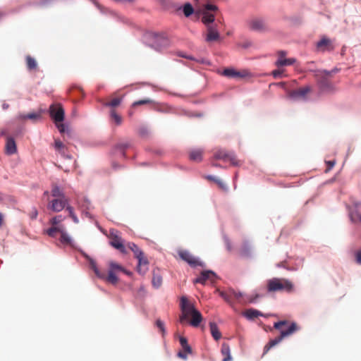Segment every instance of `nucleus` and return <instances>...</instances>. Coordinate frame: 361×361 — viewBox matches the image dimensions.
Returning a JSON list of instances; mask_svg holds the SVG:
<instances>
[{"label": "nucleus", "mask_w": 361, "mask_h": 361, "mask_svg": "<svg viewBox=\"0 0 361 361\" xmlns=\"http://www.w3.org/2000/svg\"><path fill=\"white\" fill-rule=\"evenodd\" d=\"M109 243L114 248L118 250L122 253H126V249L123 245V241L121 237L119 235L118 231L115 229H111L109 231Z\"/></svg>", "instance_id": "423d86ee"}, {"label": "nucleus", "mask_w": 361, "mask_h": 361, "mask_svg": "<svg viewBox=\"0 0 361 361\" xmlns=\"http://www.w3.org/2000/svg\"><path fill=\"white\" fill-rule=\"evenodd\" d=\"M109 267H110L109 269L113 270L114 271H123V272L126 273V274H130V272L127 271L122 266H121L120 264H118L116 262H111L109 264Z\"/></svg>", "instance_id": "c85d7f7f"}, {"label": "nucleus", "mask_w": 361, "mask_h": 361, "mask_svg": "<svg viewBox=\"0 0 361 361\" xmlns=\"http://www.w3.org/2000/svg\"><path fill=\"white\" fill-rule=\"evenodd\" d=\"M221 353L224 356L222 361H231L232 360V357L231 355V349L228 343H222Z\"/></svg>", "instance_id": "412c9836"}, {"label": "nucleus", "mask_w": 361, "mask_h": 361, "mask_svg": "<svg viewBox=\"0 0 361 361\" xmlns=\"http://www.w3.org/2000/svg\"><path fill=\"white\" fill-rule=\"evenodd\" d=\"M155 324L157 327L159 329L162 335L164 336L166 333L164 323L161 319H157Z\"/></svg>", "instance_id": "79ce46f5"}, {"label": "nucleus", "mask_w": 361, "mask_h": 361, "mask_svg": "<svg viewBox=\"0 0 361 361\" xmlns=\"http://www.w3.org/2000/svg\"><path fill=\"white\" fill-rule=\"evenodd\" d=\"M203 150L201 149H192L189 152V158L191 161L200 162L202 160Z\"/></svg>", "instance_id": "aec40b11"}, {"label": "nucleus", "mask_w": 361, "mask_h": 361, "mask_svg": "<svg viewBox=\"0 0 361 361\" xmlns=\"http://www.w3.org/2000/svg\"><path fill=\"white\" fill-rule=\"evenodd\" d=\"M356 261L358 264H361V250L357 251L356 253Z\"/></svg>", "instance_id": "6e6d98bb"}, {"label": "nucleus", "mask_w": 361, "mask_h": 361, "mask_svg": "<svg viewBox=\"0 0 361 361\" xmlns=\"http://www.w3.org/2000/svg\"><path fill=\"white\" fill-rule=\"evenodd\" d=\"M259 297V295L258 294H256L255 296L253 297H250L249 299H248V301L250 302H255L256 301V300Z\"/></svg>", "instance_id": "bf43d9fd"}, {"label": "nucleus", "mask_w": 361, "mask_h": 361, "mask_svg": "<svg viewBox=\"0 0 361 361\" xmlns=\"http://www.w3.org/2000/svg\"><path fill=\"white\" fill-rule=\"evenodd\" d=\"M1 135H3V136H5L7 135V131L5 129H2L1 131Z\"/></svg>", "instance_id": "69168bd1"}, {"label": "nucleus", "mask_w": 361, "mask_h": 361, "mask_svg": "<svg viewBox=\"0 0 361 361\" xmlns=\"http://www.w3.org/2000/svg\"><path fill=\"white\" fill-rule=\"evenodd\" d=\"M247 75V72L246 71H243L242 72L238 71L233 68H226L223 71V75L226 76L228 78H244Z\"/></svg>", "instance_id": "a211bd4d"}, {"label": "nucleus", "mask_w": 361, "mask_h": 361, "mask_svg": "<svg viewBox=\"0 0 361 361\" xmlns=\"http://www.w3.org/2000/svg\"><path fill=\"white\" fill-rule=\"evenodd\" d=\"M162 283V279L161 276L158 274H155L154 272L153 278H152V284L154 287L159 288Z\"/></svg>", "instance_id": "e433bc0d"}, {"label": "nucleus", "mask_w": 361, "mask_h": 361, "mask_svg": "<svg viewBox=\"0 0 361 361\" xmlns=\"http://www.w3.org/2000/svg\"><path fill=\"white\" fill-rule=\"evenodd\" d=\"M139 133L142 136H145L147 135L148 133L146 128H142L139 130Z\"/></svg>", "instance_id": "4d7b16f0"}, {"label": "nucleus", "mask_w": 361, "mask_h": 361, "mask_svg": "<svg viewBox=\"0 0 361 361\" xmlns=\"http://www.w3.org/2000/svg\"><path fill=\"white\" fill-rule=\"evenodd\" d=\"M284 72L283 69H277L272 71L271 75L274 78H281Z\"/></svg>", "instance_id": "a18cd8bd"}, {"label": "nucleus", "mask_w": 361, "mask_h": 361, "mask_svg": "<svg viewBox=\"0 0 361 361\" xmlns=\"http://www.w3.org/2000/svg\"><path fill=\"white\" fill-rule=\"evenodd\" d=\"M216 183L218 185L219 188L220 189H221L222 190H224V191L227 190L228 188H227L226 184L221 180L219 179L218 180H216Z\"/></svg>", "instance_id": "de8ad7c7"}, {"label": "nucleus", "mask_w": 361, "mask_h": 361, "mask_svg": "<svg viewBox=\"0 0 361 361\" xmlns=\"http://www.w3.org/2000/svg\"><path fill=\"white\" fill-rule=\"evenodd\" d=\"M350 219L354 223L361 224V213L358 210L352 212L350 213Z\"/></svg>", "instance_id": "473e14b6"}, {"label": "nucleus", "mask_w": 361, "mask_h": 361, "mask_svg": "<svg viewBox=\"0 0 361 361\" xmlns=\"http://www.w3.org/2000/svg\"><path fill=\"white\" fill-rule=\"evenodd\" d=\"M210 331L212 336L216 341H219L221 338V334L219 331L218 326L216 323L210 322L209 323Z\"/></svg>", "instance_id": "4be33fe9"}, {"label": "nucleus", "mask_w": 361, "mask_h": 361, "mask_svg": "<svg viewBox=\"0 0 361 361\" xmlns=\"http://www.w3.org/2000/svg\"><path fill=\"white\" fill-rule=\"evenodd\" d=\"M207 179L209 180H212V181H214L215 183H216V180H219V178L214 177V176H207Z\"/></svg>", "instance_id": "052dcab7"}, {"label": "nucleus", "mask_w": 361, "mask_h": 361, "mask_svg": "<svg viewBox=\"0 0 361 361\" xmlns=\"http://www.w3.org/2000/svg\"><path fill=\"white\" fill-rule=\"evenodd\" d=\"M68 203L67 197L54 198L47 205V208L54 212H59L63 210Z\"/></svg>", "instance_id": "6e6552de"}, {"label": "nucleus", "mask_w": 361, "mask_h": 361, "mask_svg": "<svg viewBox=\"0 0 361 361\" xmlns=\"http://www.w3.org/2000/svg\"><path fill=\"white\" fill-rule=\"evenodd\" d=\"M56 126H57V128H58L59 130L60 131V133H65V126L63 124H62V123L58 124V123H57Z\"/></svg>", "instance_id": "5fc2aeb1"}, {"label": "nucleus", "mask_w": 361, "mask_h": 361, "mask_svg": "<svg viewBox=\"0 0 361 361\" xmlns=\"http://www.w3.org/2000/svg\"><path fill=\"white\" fill-rule=\"evenodd\" d=\"M178 255L183 261L186 262L192 267L203 266V264L200 261H199L198 259L192 255L190 252H188V250L178 251Z\"/></svg>", "instance_id": "9d476101"}, {"label": "nucleus", "mask_w": 361, "mask_h": 361, "mask_svg": "<svg viewBox=\"0 0 361 361\" xmlns=\"http://www.w3.org/2000/svg\"><path fill=\"white\" fill-rule=\"evenodd\" d=\"M111 117L117 125H120L122 122L121 117L116 112L115 110L111 111Z\"/></svg>", "instance_id": "ea45409f"}, {"label": "nucleus", "mask_w": 361, "mask_h": 361, "mask_svg": "<svg viewBox=\"0 0 361 361\" xmlns=\"http://www.w3.org/2000/svg\"><path fill=\"white\" fill-rule=\"evenodd\" d=\"M2 221H3V217H2L1 214L0 213V226H1V224H2Z\"/></svg>", "instance_id": "338daca9"}, {"label": "nucleus", "mask_w": 361, "mask_h": 361, "mask_svg": "<svg viewBox=\"0 0 361 361\" xmlns=\"http://www.w3.org/2000/svg\"><path fill=\"white\" fill-rule=\"evenodd\" d=\"M212 165L215 167H221L220 164H213Z\"/></svg>", "instance_id": "774afa93"}, {"label": "nucleus", "mask_w": 361, "mask_h": 361, "mask_svg": "<svg viewBox=\"0 0 361 361\" xmlns=\"http://www.w3.org/2000/svg\"><path fill=\"white\" fill-rule=\"evenodd\" d=\"M63 226H52L50 228L46 231V233L52 238L56 237V233H60Z\"/></svg>", "instance_id": "a878e982"}, {"label": "nucleus", "mask_w": 361, "mask_h": 361, "mask_svg": "<svg viewBox=\"0 0 361 361\" xmlns=\"http://www.w3.org/2000/svg\"><path fill=\"white\" fill-rule=\"evenodd\" d=\"M17 148L15 140L11 137H7L5 146L6 154L8 155H11L15 154Z\"/></svg>", "instance_id": "6ab92c4d"}, {"label": "nucleus", "mask_w": 361, "mask_h": 361, "mask_svg": "<svg viewBox=\"0 0 361 361\" xmlns=\"http://www.w3.org/2000/svg\"><path fill=\"white\" fill-rule=\"evenodd\" d=\"M181 347L183 348V351H185V353H192V348H191V347L189 345H187L185 346L183 345Z\"/></svg>", "instance_id": "864d4df0"}, {"label": "nucleus", "mask_w": 361, "mask_h": 361, "mask_svg": "<svg viewBox=\"0 0 361 361\" xmlns=\"http://www.w3.org/2000/svg\"><path fill=\"white\" fill-rule=\"evenodd\" d=\"M38 212L36 208L33 207L32 210L29 212V216L31 219H35L37 216Z\"/></svg>", "instance_id": "49530a36"}, {"label": "nucleus", "mask_w": 361, "mask_h": 361, "mask_svg": "<svg viewBox=\"0 0 361 361\" xmlns=\"http://www.w3.org/2000/svg\"><path fill=\"white\" fill-rule=\"evenodd\" d=\"M230 293L232 295V298H234L237 300H240V299L242 298L243 294L240 292H236L233 289H230Z\"/></svg>", "instance_id": "c03bdc74"}, {"label": "nucleus", "mask_w": 361, "mask_h": 361, "mask_svg": "<svg viewBox=\"0 0 361 361\" xmlns=\"http://www.w3.org/2000/svg\"><path fill=\"white\" fill-rule=\"evenodd\" d=\"M245 315L248 319H255L261 315L260 312L255 310H248L245 312Z\"/></svg>", "instance_id": "2f4dec72"}, {"label": "nucleus", "mask_w": 361, "mask_h": 361, "mask_svg": "<svg viewBox=\"0 0 361 361\" xmlns=\"http://www.w3.org/2000/svg\"><path fill=\"white\" fill-rule=\"evenodd\" d=\"M26 66L27 71L32 74H35L39 71V67L36 59L30 55L26 56Z\"/></svg>", "instance_id": "dca6fc26"}, {"label": "nucleus", "mask_w": 361, "mask_h": 361, "mask_svg": "<svg viewBox=\"0 0 361 361\" xmlns=\"http://www.w3.org/2000/svg\"><path fill=\"white\" fill-rule=\"evenodd\" d=\"M71 217L72 218L75 223H78V219L75 214L73 215H71Z\"/></svg>", "instance_id": "e2e57ef3"}, {"label": "nucleus", "mask_w": 361, "mask_h": 361, "mask_svg": "<svg viewBox=\"0 0 361 361\" xmlns=\"http://www.w3.org/2000/svg\"><path fill=\"white\" fill-rule=\"evenodd\" d=\"M105 279L106 281L114 285L116 284L118 281V277L115 274V271L111 269H109L108 276Z\"/></svg>", "instance_id": "bb28decb"}, {"label": "nucleus", "mask_w": 361, "mask_h": 361, "mask_svg": "<svg viewBox=\"0 0 361 361\" xmlns=\"http://www.w3.org/2000/svg\"><path fill=\"white\" fill-rule=\"evenodd\" d=\"M188 354H189V353H185V351H183V350H182V351L178 352V356L180 358H182V359H183V360H186Z\"/></svg>", "instance_id": "603ef678"}, {"label": "nucleus", "mask_w": 361, "mask_h": 361, "mask_svg": "<svg viewBox=\"0 0 361 361\" xmlns=\"http://www.w3.org/2000/svg\"><path fill=\"white\" fill-rule=\"evenodd\" d=\"M54 148L56 151L59 152L62 155L65 154L66 147L63 145V143L59 140H55L54 141Z\"/></svg>", "instance_id": "393cba45"}, {"label": "nucleus", "mask_w": 361, "mask_h": 361, "mask_svg": "<svg viewBox=\"0 0 361 361\" xmlns=\"http://www.w3.org/2000/svg\"><path fill=\"white\" fill-rule=\"evenodd\" d=\"M250 46H251L250 42H245V43L241 44V47L245 49L249 47Z\"/></svg>", "instance_id": "680f3d73"}, {"label": "nucleus", "mask_w": 361, "mask_h": 361, "mask_svg": "<svg viewBox=\"0 0 361 361\" xmlns=\"http://www.w3.org/2000/svg\"><path fill=\"white\" fill-rule=\"evenodd\" d=\"M41 118V113L40 112H32L29 113L26 115H24V120L25 119H30L32 121H37Z\"/></svg>", "instance_id": "f704fd0d"}, {"label": "nucleus", "mask_w": 361, "mask_h": 361, "mask_svg": "<svg viewBox=\"0 0 361 361\" xmlns=\"http://www.w3.org/2000/svg\"><path fill=\"white\" fill-rule=\"evenodd\" d=\"M50 116L55 123H59L64 119V111L60 105L50 106Z\"/></svg>", "instance_id": "4468645a"}, {"label": "nucleus", "mask_w": 361, "mask_h": 361, "mask_svg": "<svg viewBox=\"0 0 361 361\" xmlns=\"http://www.w3.org/2000/svg\"><path fill=\"white\" fill-rule=\"evenodd\" d=\"M64 218L61 216H56L50 219V224L51 226H59L58 224L63 221Z\"/></svg>", "instance_id": "a19ab883"}, {"label": "nucleus", "mask_w": 361, "mask_h": 361, "mask_svg": "<svg viewBox=\"0 0 361 361\" xmlns=\"http://www.w3.org/2000/svg\"><path fill=\"white\" fill-rule=\"evenodd\" d=\"M286 52L284 51H278V59L275 62L277 67L287 66L293 65L295 62L294 58L286 59Z\"/></svg>", "instance_id": "2eb2a0df"}, {"label": "nucleus", "mask_w": 361, "mask_h": 361, "mask_svg": "<svg viewBox=\"0 0 361 361\" xmlns=\"http://www.w3.org/2000/svg\"><path fill=\"white\" fill-rule=\"evenodd\" d=\"M128 247L129 249L132 250V252L134 253V255L135 257H139L140 255H142V251L133 243H129L128 244Z\"/></svg>", "instance_id": "cd10ccee"}, {"label": "nucleus", "mask_w": 361, "mask_h": 361, "mask_svg": "<svg viewBox=\"0 0 361 361\" xmlns=\"http://www.w3.org/2000/svg\"><path fill=\"white\" fill-rule=\"evenodd\" d=\"M154 102L153 100L150 99H140V100H138V101H136L135 102H133L132 106L133 107H135V106H140V105H144V104H152Z\"/></svg>", "instance_id": "4c0bfd02"}, {"label": "nucleus", "mask_w": 361, "mask_h": 361, "mask_svg": "<svg viewBox=\"0 0 361 361\" xmlns=\"http://www.w3.org/2000/svg\"><path fill=\"white\" fill-rule=\"evenodd\" d=\"M248 28L256 32H265L267 30V25L264 19L255 18L247 22Z\"/></svg>", "instance_id": "1a4fd4ad"}, {"label": "nucleus", "mask_w": 361, "mask_h": 361, "mask_svg": "<svg viewBox=\"0 0 361 361\" xmlns=\"http://www.w3.org/2000/svg\"><path fill=\"white\" fill-rule=\"evenodd\" d=\"M90 267L92 268V269H93V271H94L95 274L101 278V279H104L105 278V275L104 274H101L97 267V264L95 262L94 260L93 259H90Z\"/></svg>", "instance_id": "7c9ffc66"}, {"label": "nucleus", "mask_w": 361, "mask_h": 361, "mask_svg": "<svg viewBox=\"0 0 361 361\" xmlns=\"http://www.w3.org/2000/svg\"><path fill=\"white\" fill-rule=\"evenodd\" d=\"M138 260V265H140V267H147L148 265V260L145 257L144 253L142 252V255H140L139 257H136Z\"/></svg>", "instance_id": "58836bf2"}, {"label": "nucleus", "mask_w": 361, "mask_h": 361, "mask_svg": "<svg viewBox=\"0 0 361 361\" xmlns=\"http://www.w3.org/2000/svg\"><path fill=\"white\" fill-rule=\"evenodd\" d=\"M329 73L326 71H319L316 74V79L322 91H327L331 89L332 85L329 80Z\"/></svg>", "instance_id": "0eeeda50"}, {"label": "nucleus", "mask_w": 361, "mask_h": 361, "mask_svg": "<svg viewBox=\"0 0 361 361\" xmlns=\"http://www.w3.org/2000/svg\"><path fill=\"white\" fill-rule=\"evenodd\" d=\"M206 28L207 33L205 35V41L207 42L218 41L220 39V34L216 24L213 25H207Z\"/></svg>", "instance_id": "ddd939ff"}, {"label": "nucleus", "mask_w": 361, "mask_h": 361, "mask_svg": "<svg viewBox=\"0 0 361 361\" xmlns=\"http://www.w3.org/2000/svg\"><path fill=\"white\" fill-rule=\"evenodd\" d=\"M276 85L281 86L282 87H285L286 82H280L276 84Z\"/></svg>", "instance_id": "0e129e2a"}, {"label": "nucleus", "mask_w": 361, "mask_h": 361, "mask_svg": "<svg viewBox=\"0 0 361 361\" xmlns=\"http://www.w3.org/2000/svg\"><path fill=\"white\" fill-rule=\"evenodd\" d=\"M267 290L268 293L281 291L291 293L294 290V284L287 279L275 277L267 281Z\"/></svg>", "instance_id": "7ed1b4c3"}, {"label": "nucleus", "mask_w": 361, "mask_h": 361, "mask_svg": "<svg viewBox=\"0 0 361 361\" xmlns=\"http://www.w3.org/2000/svg\"><path fill=\"white\" fill-rule=\"evenodd\" d=\"M180 308L181 314L179 316V322L181 324L188 322L194 327L198 326L202 321V316L195 305L191 303L185 296L180 298Z\"/></svg>", "instance_id": "f257e3e1"}, {"label": "nucleus", "mask_w": 361, "mask_h": 361, "mask_svg": "<svg viewBox=\"0 0 361 361\" xmlns=\"http://www.w3.org/2000/svg\"><path fill=\"white\" fill-rule=\"evenodd\" d=\"M219 295L226 302L232 305V295L230 293V289L228 291H219Z\"/></svg>", "instance_id": "c756f323"}, {"label": "nucleus", "mask_w": 361, "mask_h": 361, "mask_svg": "<svg viewBox=\"0 0 361 361\" xmlns=\"http://www.w3.org/2000/svg\"><path fill=\"white\" fill-rule=\"evenodd\" d=\"M130 145V144L129 142L118 143L116 147V149L121 150L122 155L124 157L125 156L124 150H125V149L129 147Z\"/></svg>", "instance_id": "37998d69"}, {"label": "nucleus", "mask_w": 361, "mask_h": 361, "mask_svg": "<svg viewBox=\"0 0 361 361\" xmlns=\"http://www.w3.org/2000/svg\"><path fill=\"white\" fill-rule=\"evenodd\" d=\"M218 7L215 5L212 4H205L202 11V18L201 21L205 25L206 27L207 25H213V23L215 20L214 14L212 13L211 11H217Z\"/></svg>", "instance_id": "20e7f679"}, {"label": "nucleus", "mask_w": 361, "mask_h": 361, "mask_svg": "<svg viewBox=\"0 0 361 361\" xmlns=\"http://www.w3.org/2000/svg\"><path fill=\"white\" fill-rule=\"evenodd\" d=\"M179 341H180V344L181 346L183 345H189L188 343V340L186 338L183 337V336H180L179 337Z\"/></svg>", "instance_id": "3c124183"}, {"label": "nucleus", "mask_w": 361, "mask_h": 361, "mask_svg": "<svg viewBox=\"0 0 361 361\" xmlns=\"http://www.w3.org/2000/svg\"><path fill=\"white\" fill-rule=\"evenodd\" d=\"M316 48L318 51H331L334 49L332 41L326 36H322L321 39L317 42Z\"/></svg>", "instance_id": "f8f14e48"}, {"label": "nucleus", "mask_w": 361, "mask_h": 361, "mask_svg": "<svg viewBox=\"0 0 361 361\" xmlns=\"http://www.w3.org/2000/svg\"><path fill=\"white\" fill-rule=\"evenodd\" d=\"M214 158L217 160L228 161L233 166L240 165V161L237 159L235 154L233 152H228L225 149H219L215 152Z\"/></svg>", "instance_id": "39448f33"}, {"label": "nucleus", "mask_w": 361, "mask_h": 361, "mask_svg": "<svg viewBox=\"0 0 361 361\" xmlns=\"http://www.w3.org/2000/svg\"><path fill=\"white\" fill-rule=\"evenodd\" d=\"M51 193L54 198L66 197L63 191L56 185H53Z\"/></svg>", "instance_id": "b1692460"}, {"label": "nucleus", "mask_w": 361, "mask_h": 361, "mask_svg": "<svg viewBox=\"0 0 361 361\" xmlns=\"http://www.w3.org/2000/svg\"><path fill=\"white\" fill-rule=\"evenodd\" d=\"M65 208H66V210L68 211L70 216L74 214L73 208L69 206L68 204L66 205Z\"/></svg>", "instance_id": "13d9d810"}, {"label": "nucleus", "mask_w": 361, "mask_h": 361, "mask_svg": "<svg viewBox=\"0 0 361 361\" xmlns=\"http://www.w3.org/2000/svg\"><path fill=\"white\" fill-rule=\"evenodd\" d=\"M274 328L280 330V335L274 339L270 340L269 342L264 346L263 355L267 354L269 350L281 343L282 340L293 334L295 332L300 329V327L295 322H290L288 320H281L275 322Z\"/></svg>", "instance_id": "f03ea898"}, {"label": "nucleus", "mask_w": 361, "mask_h": 361, "mask_svg": "<svg viewBox=\"0 0 361 361\" xmlns=\"http://www.w3.org/2000/svg\"><path fill=\"white\" fill-rule=\"evenodd\" d=\"M216 278V274L212 271H204L201 273L200 276L197 277L194 283L204 284L207 280L214 281Z\"/></svg>", "instance_id": "f3484780"}, {"label": "nucleus", "mask_w": 361, "mask_h": 361, "mask_svg": "<svg viewBox=\"0 0 361 361\" xmlns=\"http://www.w3.org/2000/svg\"><path fill=\"white\" fill-rule=\"evenodd\" d=\"M61 237H60V242L64 245H68L71 244V238L68 235L66 232L64 231V228L63 227L61 228V231H60Z\"/></svg>", "instance_id": "5701e85b"}, {"label": "nucleus", "mask_w": 361, "mask_h": 361, "mask_svg": "<svg viewBox=\"0 0 361 361\" xmlns=\"http://www.w3.org/2000/svg\"><path fill=\"white\" fill-rule=\"evenodd\" d=\"M137 270L140 274H144L147 270V267H140V265H137Z\"/></svg>", "instance_id": "8fccbe9b"}, {"label": "nucleus", "mask_w": 361, "mask_h": 361, "mask_svg": "<svg viewBox=\"0 0 361 361\" xmlns=\"http://www.w3.org/2000/svg\"><path fill=\"white\" fill-rule=\"evenodd\" d=\"M123 97L113 98L110 102L106 103V106L111 107H116L121 103Z\"/></svg>", "instance_id": "72a5a7b5"}, {"label": "nucleus", "mask_w": 361, "mask_h": 361, "mask_svg": "<svg viewBox=\"0 0 361 361\" xmlns=\"http://www.w3.org/2000/svg\"><path fill=\"white\" fill-rule=\"evenodd\" d=\"M326 164H327V169L326 170V172L330 171L335 165L336 161H326Z\"/></svg>", "instance_id": "09e8293b"}, {"label": "nucleus", "mask_w": 361, "mask_h": 361, "mask_svg": "<svg viewBox=\"0 0 361 361\" xmlns=\"http://www.w3.org/2000/svg\"><path fill=\"white\" fill-rule=\"evenodd\" d=\"M193 12L194 9L190 4L187 3L183 6V13L186 17L191 16Z\"/></svg>", "instance_id": "c9c22d12"}, {"label": "nucleus", "mask_w": 361, "mask_h": 361, "mask_svg": "<svg viewBox=\"0 0 361 361\" xmlns=\"http://www.w3.org/2000/svg\"><path fill=\"white\" fill-rule=\"evenodd\" d=\"M311 90L312 89L310 86L300 87L295 90H289L288 91V97L292 99H305L307 94L310 93Z\"/></svg>", "instance_id": "9b49d317"}]
</instances>
